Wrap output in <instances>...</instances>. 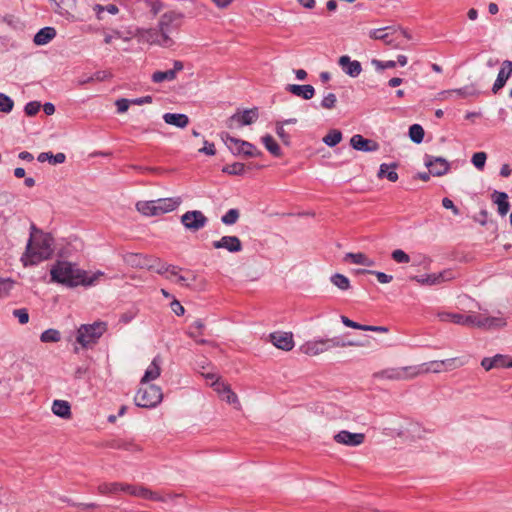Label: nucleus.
Returning <instances> with one entry per match:
<instances>
[{
	"instance_id": "obj_1",
	"label": "nucleus",
	"mask_w": 512,
	"mask_h": 512,
	"mask_svg": "<svg viewBox=\"0 0 512 512\" xmlns=\"http://www.w3.org/2000/svg\"><path fill=\"white\" fill-rule=\"evenodd\" d=\"M53 244L54 239L50 234L32 225L25 252L20 259L23 266H34L50 259L54 252Z\"/></svg>"
},
{
	"instance_id": "obj_2",
	"label": "nucleus",
	"mask_w": 512,
	"mask_h": 512,
	"mask_svg": "<svg viewBox=\"0 0 512 512\" xmlns=\"http://www.w3.org/2000/svg\"><path fill=\"white\" fill-rule=\"evenodd\" d=\"M50 275L53 282L74 287L78 285H92L99 277L103 276V273L97 272L92 276H88L85 271L76 268L72 263L58 261L52 266Z\"/></svg>"
},
{
	"instance_id": "obj_3",
	"label": "nucleus",
	"mask_w": 512,
	"mask_h": 512,
	"mask_svg": "<svg viewBox=\"0 0 512 512\" xmlns=\"http://www.w3.org/2000/svg\"><path fill=\"white\" fill-rule=\"evenodd\" d=\"M181 26V15L174 12L168 11L161 15L158 22V29L160 35L163 38V44L165 48H170L175 43V36L178 34Z\"/></svg>"
},
{
	"instance_id": "obj_4",
	"label": "nucleus",
	"mask_w": 512,
	"mask_h": 512,
	"mask_svg": "<svg viewBox=\"0 0 512 512\" xmlns=\"http://www.w3.org/2000/svg\"><path fill=\"white\" fill-rule=\"evenodd\" d=\"M106 330L107 324L103 321H96L92 324H82L77 330L76 341L82 348H89L98 342Z\"/></svg>"
},
{
	"instance_id": "obj_5",
	"label": "nucleus",
	"mask_w": 512,
	"mask_h": 512,
	"mask_svg": "<svg viewBox=\"0 0 512 512\" xmlns=\"http://www.w3.org/2000/svg\"><path fill=\"white\" fill-rule=\"evenodd\" d=\"M464 361L458 358H449L444 360H434L420 365L412 366L411 375L415 377L426 373H440L442 371L452 370L463 366Z\"/></svg>"
},
{
	"instance_id": "obj_6",
	"label": "nucleus",
	"mask_w": 512,
	"mask_h": 512,
	"mask_svg": "<svg viewBox=\"0 0 512 512\" xmlns=\"http://www.w3.org/2000/svg\"><path fill=\"white\" fill-rule=\"evenodd\" d=\"M163 399L162 389L154 384H145L136 392L135 404L143 408H153L161 403Z\"/></svg>"
},
{
	"instance_id": "obj_7",
	"label": "nucleus",
	"mask_w": 512,
	"mask_h": 512,
	"mask_svg": "<svg viewBox=\"0 0 512 512\" xmlns=\"http://www.w3.org/2000/svg\"><path fill=\"white\" fill-rule=\"evenodd\" d=\"M221 138L233 154L244 155L247 157H256L262 154L261 151H259L250 142L232 137L228 133H222Z\"/></svg>"
},
{
	"instance_id": "obj_8",
	"label": "nucleus",
	"mask_w": 512,
	"mask_h": 512,
	"mask_svg": "<svg viewBox=\"0 0 512 512\" xmlns=\"http://www.w3.org/2000/svg\"><path fill=\"white\" fill-rule=\"evenodd\" d=\"M398 36H407L403 30H395L389 27L374 29L369 32V37L375 40H382L386 45L399 48Z\"/></svg>"
},
{
	"instance_id": "obj_9",
	"label": "nucleus",
	"mask_w": 512,
	"mask_h": 512,
	"mask_svg": "<svg viewBox=\"0 0 512 512\" xmlns=\"http://www.w3.org/2000/svg\"><path fill=\"white\" fill-rule=\"evenodd\" d=\"M259 117L258 109L252 108L242 112H236L227 119L226 125L230 129L239 128L244 125H251Z\"/></svg>"
},
{
	"instance_id": "obj_10",
	"label": "nucleus",
	"mask_w": 512,
	"mask_h": 512,
	"mask_svg": "<svg viewBox=\"0 0 512 512\" xmlns=\"http://www.w3.org/2000/svg\"><path fill=\"white\" fill-rule=\"evenodd\" d=\"M208 222L207 217L202 211H187L181 216V223L190 231L196 232L204 228Z\"/></svg>"
},
{
	"instance_id": "obj_11",
	"label": "nucleus",
	"mask_w": 512,
	"mask_h": 512,
	"mask_svg": "<svg viewBox=\"0 0 512 512\" xmlns=\"http://www.w3.org/2000/svg\"><path fill=\"white\" fill-rule=\"evenodd\" d=\"M206 378L213 380L212 387L214 390L229 404H237L239 405V400L230 387L229 384L220 381L219 378H216L214 374H207Z\"/></svg>"
},
{
	"instance_id": "obj_12",
	"label": "nucleus",
	"mask_w": 512,
	"mask_h": 512,
	"mask_svg": "<svg viewBox=\"0 0 512 512\" xmlns=\"http://www.w3.org/2000/svg\"><path fill=\"white\" fill-rule=\"evenodd\" d=\"M412 366H406L401 368H388L379 372L374 373L373 377L376 379H387V380H408L413 379L411 375Z\"/></svg>"
},
{
	"instance_id": "obj_13",
	"label": "nucleus",
	"mask_w": 512,
	"mask_h": 512,
	"mask_svg": "<svg viewBox=\"0 0 512 512\" xmlns=\"http://www.w3.org/2000/svg\"><path fill=\"white\" fill-rule=\"evenodd\" d=\"M334 441L338 444L357 447L364 443L365 434L363 433H352L347 430H342L334 435Z\"/></svg>"
},
{
	"instance_id": "obj_14",
	"label": "nucleus",
	"mask_w": 512,
	"mask_h": 512,
	"mask_svg": "<svg viewBox=\"0 0 512 512\" xmlns=\"http://www.w3.org/2000/svg\"><path fill=\"white\" fill-rule=\"evenodd\" d=\"M270 342L278 349L290 351L295 343L291 332L276 331L269 335Z\"/></svg>"
},
{
	"instance_id": "obj_15",
	"label": "nucleus",
	"mask_w": 512,
	"mask_h": 512,
	"mask_svg": "<svg viewBox=\"0 0 512 512\" xmlns=\"http://www.w3.org/2000/svg\"><path fill=\"white\" fill-rule=\"evenodd\" d=\"M425 165L429 168V172L434 176H443L450 168L446 159L428 155L425 157Z\"/></svg>"
},
{
	"instance_id": "obj_16",
	"label": "nucleus",
	"mask_w": 512,
	"mask_h": 512,
	"mask_svg": "<svg viewBox=\"0 0 512 512\" xmlns=\"http://www.w3.org/2000/svg\"><path fill=\"white\" fill-rule=\"evenodd\" d=\"M212 245L215 249H226L231 253L242 250L241 240L237 236H223L219 240L213 241Z\"/></svg>"
},
{
	"instance_id": "obj_17",
	"label": "nucleus",
	"mask_w": 512,
	"mask_h": 512,
	"mask_svg": "<svg viewBox=\"0 0 512 512\" xmlns=\"http://www.w3.org/2000/svg\"><path fill=\"white\" fill-rule=\"evenodd\" d=\"M163 363V359L160 355H157L152 360L151 364L147 367L140 384L145 385L150 381L156 380L161 374V366Z\"/></svg>"
},
{
	"instance_id": "obj_18",
	"label": "nucleus",
	"mask_w": 512,
	"mask_h": 512,
	"mask_svg": "<svg viewBox=\"0 0 512 512\" xmlns=\"http://www.w3.org/2000/svg\"><path fill=\"white\" fill-rule=\"evenodd\" d=\"M512 75V61L505 60L503 61L499 73L497 75V79L492 87V92L496 94L500 89H502L507 80Z\"/></svg>"
},
{
	"instance_id": "obj_19",
	"label": "nucleus",
	"mask_w": 512,
	"mask_h": 512,
	"mask_svg": "<svg viewBox=\"0 0 512 512\" xmlns=\"http://www.w3.org/2000/svg\"><path fill=\"white\" fill-rule=\"evenodd\" d=\"M139 41L150 45H158L164 47L163 38L158 28L138 30Z\"/></svg>"
},
{
	"instance_id": "obj_20",
	"label": "nucleus",
	"mask_w": 512,
	"mask_h": 512,
	"mask_svg": "<svg viewBox=\"0 0 512 512\" xmlns=\"http://www.w3.org/2000/svg\"><path fill=\"white\" fill-rule=\"evenodd\" d=\"M338 64L342 70L351 77H357L362 71L360 62L357 60H351V58L347 55L341 56L339 58Z\"/></svg>"
},
{
	"instance_id": "obj_21",
	"label": "nucleus",
	"mask_w": 512,
	"mask_h": 512,
	"mask_svg": "<svg viewBox=\"0 0 512 512\" xmlns=\"http://www.w3.org/2000/svg\"><path fill=\"white\" fill-rule=\"evenodd\" d=\"M350 144L355 150L365 151V152L376 151L379 148V145L377 142H375L373 140L366 139L359 134L352 136V138L350 140Z\"/></svg>"
},
{
	"instance_id": "obj_22",
	"label": "nucleus",
	"mask_w": 512,
	"mask_h": 512,
	"mask_svg": "<svg viewBox=\"0 0 512 512\" xmlns=\"http://www.w3.org/2000/svg\"><path fill=\"white\" fill-rule=\"evenodd\" d=\"M56 12L67 20H75L74 11L76 9V0H54Z\"/></svg>"
},
{
	"instance_id": "obj_23",
	"label": "nucleus",
	"mask_w": 512,
	"mask_h": 512,
	"mask_svg": "<svg viewBox=\"0 0 512 512\" xmlns=\"http://www.w3.org/2000/svg\"><path fill=\"white\" fill-rule=\"evenodd\" d=\"M286 90L292 93L295 96L301 97L305 100H310L314 97L315 89L312 85H297V84H289L286 87Z\"/></svg>"
},
{
	"instance_id": "obj_24",
	"label": "nucleus",
	"mask_w": 512,
	"mask_h": 512,
	"mask_svg": "<svg viewBox=\"0 0 512 512\" xmlns=\"http://www.w3.org/2000/svg\"><path fill=\"white\" fill-rule=\"evenodd\" d=\"M159 215L174 211L180 204L181 198H160L156 200Z\"/></svg>"
},
{
	"instance_id": "obj_25",
	"label": "nucleus",
	"mask_w": 512,
	"mask_h": 512,
	"mask_svg": "<svg viewBox=\"0 0 512 512\" xmlns=\"http://www.w3.org/2000/svg\"><path fill=\"white\" fill-rule=\"evenodd\" d=\"M330 349L328 342L325 340L308 342L302 346V350L309 356H316Z\"/></svg>"
},
{
	"instance_id": "obj_26",
	"label": "nucleus",
	"mask_w": 512,
	"mask_h": 512,
	"mask_svg": "<svg viewBox=\"0 0 512 512\" xmlns=\"http://www.w3.org/2000/svg\"><path fill=\"white\" fill-rule=\"evenodd\" d=\"M342 323L353 329L363 330V331H373V332H379V333H387L389 330L385 326H373V325H362L357 322L352 321L346 316H341Z\"/></svg>"
},
{
	"instance_id": "obj_27",
	"label": "nucleus",
	"mask_w": 512,
	"mask_h": 512,
	"mask_svg": "<svg viewBox=\"0 0 512 512\" xmlns=\"http://www.w3.org/2000/svg\"><path fill=\"white\" fill-rule=\"evenodd\" d=\"M150 256L140 253H127L124 255V262L135 268H147Z\"/></svg>"
},
{
	"instance_id": "obj_28",
	"label": "nucleus",
	"mask_w": 512,
	"mask_h": 512,
	"mask_svg": "<svg viewBox=\"0 0 512 512\" xmlns=\"http://www.w3.org/2000/svg\"><path fill=\"white\" fill-rule=\"evenodd\" d=\"M163 120L166 124L177 128H185L189 124L188 116L181 113H165Z\"/></svg>"
},
{
	"instance_id": "obj_29",
	"label": "nucleus",
	"mask_w": 512,
	"mask_h": 512,
	"mask_svg": "<svg viewBox=\"0 0 512 512\" xmlns=\"http://www.w3.org/2000/svg\"><path fill=\"white\" fill-rule=\"evenodd\" d=\"M56 36V30L53 27H44L40 29L34 36V43L42 46L48 44Z\"/></svg>"
},
{
	"instance_id": "obj_30",
	"label": "nucleus",
	"mask_w": 512,
	"mask_h": 512,
	"mask_svg": "<svg viewBox=\"0 0 512 512\" xmlns=\"http://www.w3.org/2000/svg\"><path fill=\"white\" fill-rule=\"evenodd\" d=\"M492 199L498 207V213L501 216H505L510 209L508 195L505 192L494 191L492 194Z\"/></svg>"
},
{
	"instance_id": "obj_31",
	"label": "nucleus",
	"mask_w": 512,
	"mask_h": 512,
	"mask_svg": "<svg viewBox=\"0 0 512 512\" xmlns=\"http://www.w3.org/2000/svg\"><path fill=\"white\" fill-rule=\"evenodd\" d=\"M156 200L139 201L136 203V210L144 216H159Z\"/></svg>"
},
{
	"instance_id": "obj_32",
	"label": "nucleus",
	"mask_w": 512,
	"mask_h": 512,
	"mask_svg": "<svg viewBox=\"0 0 512 512\" xmlns=\"http://www.w3.org/2000/svg\"><path fill=\"white\" fill-rule=\"evenodd\" d=\"M121 488V482H103L98 485L97 491L100 495L113 496L118 495L121 492Z\"/></svg>"
},
{
	"instance_id": "obj_33",
	"label": "nucleus",
	"mask_w": 512,
	"mask_h": 512,
	"mask_svg": "<svg viewBox=\"0 0 512 512\" xmlns=\"http://www.w3.org/2000/svg\"><path fill=\"white\" fill-rule=\"evenodd\" d=\"M345 261H349L353 264L357 265H363V266H374L375 262L370 259L366 254L364 253H347L344 257Z\"/></svg>"
},
{
	"instance_id": "obj_34",
	"label": "nucleus",
	"mask_w": 512,
	"mask_h": 512,
	"mask_svg": "<svg viewBox=\"0 0 512 512\" xmlns=\"http://www.w3.org/2000/svg\"><path fill=\"white\" fill-rule=\"evenodd\" d=\"M52 411L55 415L67 419L71 416V407L67 401L55 400L52 405Z\"/></svg>"
},
{
	"instance_id": "obj_35",
	"label": "nucleus",
	"mask_w": 512,
	"mask_h": 512,
	"mask_svg": "<svg viewBox=\"0 0 512 512\" xmlns=\"http://www.w3.org/2000/svg\"><path fill=\"white\" fill-rule=\"evenodd\" d=\"M377 176L379 178L386 177L389 181L396 182L398 180L396 165L381 164Z\"/></svg>"
},
{
	"instance_id": "obj_36",
	"label": "nucleus",
	"mask_w": 512,
	"mask_h": 512,
	"mask_svg": "<svg viewBox=\"0 0 512 512\" xmlns=\"http://www.w3.org/2000/svg\"><path fill=\"white\" fill-rule=\"evenodd\" d=\"M133 496L140 497L143 499H150L153 501H164V499L157 493L149 490L144 486H136L133 491Z\"/></svg>"
},
{
	"instance_id": "obj_37",
	"label": "nucleus",
	"mask_w": 512,
	"mask_h": 512,
	"mask_svg": "<svg viewBox=\"0 0 512 512\" xmlns=\"http://www.w3.org/2000/svg\"><path fill=\"white\" fill-rule=\"evenodd\" d=\"M168 267L169 265L162 262L160 259L150 256L146 269L153 270L158 274L164 275L168 271Z\"/></svg>"
},
{
	"instance_id": "obj_38",
	"label": "nucleus",
	"mask_w": 512,
	"mask_h": 512,
	"mask_svg": "<svg viewBox=\"0 0 512 512\" xmlns=\"http://www.w3.org/2000/svg\"><path fill=\"white\" fill-rule=\"evenodd\" d=\"M262 143L264 144L265 148L276 157L281 156V149L277 142L274 140V138L271 135H265L262 137Z\"/></svg>"
},
{
	"instance_id": "obj_39",
	"label": "nucleus",
	"mask_w": 512,
	"mask_h": 512,
	"mask_svg": "<svg viewBox=\"0 0 512 512\" xmlns=\"http://www.w3.org/2000/svg\"><path fill=\"white\" fill-rule=\"evenodd\" d=\"M438 317L443 322H452L459 325H465V314L460 313H439Z\"/></svg>"
},
{
	"instance_id": "obj_40",
	"label": "nucleus",
	"mask_w": 512,
	"mask_h": 512,
	"mask_svg": "<svg viewBox=\"0 0 512 512\" xmlns=\"http://www.w3.org/2000/svg\"><path fill=\"white\" fill-rule=\"evenodd\" d=\"M93 11L96 13L98 19H103V13L106 11L109 14L116 15L119 12V8L115 4L100 5L96 4L93 6Z\"/></svg>"
},
{
	"instance_id": "obj_41",
	"label": "nucleus",
	"mask_w": 512,
	"mask_h": 512,
	"mask_svg": "<svg viewBox=\"0 0 512 512\" xmlns=\"http://www.w3.org/2000/svg\"><path fill=\"white\" fill-rule=\"evenodd\" d=\"M330 281L333 285L338 287L340 290H348L350 288V280L343 274L336 273L331 276Z\"/></svg>"
},
{
	"instance_id": "obj_42",
	"label": "nucleus",
	"mask_w": 512,
	"mask_h": 512,
	"mask_svg": "<svg viewBox=\"0 0 512 512\" xmlns=\"http://www.w3.org/2000/svg\"><path fill=\"white\" fill-rule=\"evenodd\" d=\"M432 275L435 280V285L451 281L456 278V272L451 269H447L439 273H433Z\"/></svg>"
},
{
	"instance_id": "obj_43",
	"label": "nucleus",
	"mask_w": 512,
	"mask_h": 512,
	"mask_svg": "<svg viewBox=\"0 0 512 512\" xmlns=\"http://www.w3.org/2000/svg\"><path fill=\"white\" fill-rule=\"evenodd\" d=\"M424 134H425L424 129L419 124H413L409 128V137L413 142H415L417 144H419L423 141Z\"/></svg>"
},
{
	"instance_id": "obj_44",
	"label": "nucleus",
	"mask_w": 512,
	"mask_h": 512,
	"mask_svg": "<svg viewBox=\"0 0 512 512\" xmlns=\"http://www.w3.org/2000/svg\"><path fill=\"white\" fill-rule=\"evenodd\" d=\"M174 71H156L152 74V81L154 83H161L163 81H173L175 80Z\"/></svg>"
},
{
	"instance_id": "obj_45",
	"label": "nucleus",
	"mask_w": 512,
	"mask_h": 512,
	"mask_svg": "<svg viewBox=\"0 0 512 512\" xmlns=\"http://www.w3.org/2000/svg\"><path fill=\"white\" fill-rule=\"evenodd\" d=\"M40 339L44 343L58 342L61 339V335L56 329H47L41 334Z\"/></svg>"
},
{
	"instance_id": "obj_46",
	"label": "nucleus",
	"mask_w": 512,
	"mask_h": 512,
	"mask_svg": "<svg viewBox=\"0 0 512 512\" xmlns=\"http://www.w3.org/2000/svg\"><path fill=\"white\" fill-rule=\"evenodd\" d=\"M204 323L202 320L200 319H197L195 320L190 326H189V329L187 331V334L189 337L191 338H197L199 337L200 335H202V331L204 329Z\"/></svg>"
},
{
	"instance_id": "obj_47",
	"label": "nucleus",
	"mask_w": 512,
	"mask_h": 512,
	"mask_svg": "<svg viewBox=\"0 0 512 512\" xmlns=\"http://www.w3.org/2000/svg\"><path fill=\"white\" fill-rule=\"evenodd\" d=\"M357 273H368V274L375 275L377 280H378V282L381 283V284H387V283H390L393 280V276L392 275H388V274H386L384 272H379V271L361 269V270H358Z\"/></svg>"
},
{
	"instance_id": "obj_48",
	"label": "nucleus",
	"mask_w": 512,
	"mask_h": 512,
	"mask_svg": "<svg viewBox=\"0 0 512 512\" xmlns=\"http://www.w3.org/2000/svg\"><path fill=\"white\" fill-rule=\"evenodd\" d=\"M342 140V134L340 131L338 130H332L330 131L324 138H323V142L330 146V147H333L335 145H337L340 141Z\"/></svg>"
},
{
	"instance_id": "obj_49",
	"label": "nucleus",
	"mask_w": 512,
	"mask_h": 512,
	"mask_svg": "<svg viewBox=\"0 0 512 512\" xmlns=\"http://www.w3.org/2000/svg\"><path fill=\"white\" fill-rule=\"evenodd\" d=\"M486 321V327L485 329H498L506 326V320L503 317H490L488 316Z\"/></svg>"
},
{
	"instance_id": "obj_50",
	"label": "nucleus",
	"mask_w": 512,
	"mask_h": 512,
	"mask_svg": "<svg viewBox=\"0 0 512 512\" xmlns=\"http://www.w3.org/2000/svg\"><path fill=\"white\" fill-rule=\"evenodd\" d=\"M239 217H240L239 210L230 209L221 217V221L225 225H233L238 221Z\"/></svg>"
},
{
	"instance_id": "obj_51",
	"label": "nucleus",
	"mask_w": 512,
	"mask_h": 512,
	"mask_svg": "<svg viewBox=\"0 0 512 512\" xmlns=\"http://www.w3.org/2000/svg\"><path fill=\"white\" fill-rule=\"evenodd\" d=\"M223 172L229 175H242L245 172V165L243 163H233L231 165H226L223 168Z\"/></svg>"
},
{
	"instance_id": "obj_52",
	"label": "nucleus",
	"mask_w": 512,
	"mask_h": 512,
	"mask_svg": "<svg viewBox=\"0 0 512 512\" xmlns=\"http://www.w3.org/2000/svg\"><path fill=\"white\" fill-rule=\"evenodd\" d=\"M487 154L485 152H476L473 154L471 162L480 171L485 167Z\"/></svg>"
},
{
	"instance_id": "obj_53",
	"label": "nucleus",
	"mask_w": 512,
	"mask_h": 512,
	"mask_svg": "<svg viewBox=\"0 0 512 512\" xmlns=\"http://www.w3.org/2000/svg\"><path fill=\"white\" fill-rule=\"evenodd\" d=\"M495 368H512V360L508 356L497 354L493 356Z\"/></svg>"
},
{
	"instance_id": "obj_54",
	"label": "nucleus",
	"mask_w": 512,
	"mask_h": 512,
	"mask_svg": "<svg viewBox=\"0 0 512 512\" xmlns=\"http://www.w3.org/2000/svg\"><path fill=\"white\" fill-rule=\"evenodd\" d=\"M14 107V101L7 95L0 93V112L9 113Z\"/></svg>"
},
{
	"instance_id": "obj_55",
	"label": "nucleus",
	"mask_w": 512,
	"mask_h": 512,
	"mask_svg": "<svg viewBox=\"0 0 512 512\" xmlns=\"http://www.w3.org/2000/svg\"><path fill=\"white\" fill-rule=\"evenodd\" d=\"M326 342H328V345L330 348L334 347H346V346H359L360 344L354 341H344L340 338H331V339H325Z\"/></svg>"
},
{
	"instance_id": "obj_56",
	"label": "nucleus",
	"mask_w": 512,
	"mask_h": 512,
	"mask_svg": "<svg viewBox=\"0 0 512 512\" xmlns=\"http://www.w3.org/2000/svg\"><path fill=\"white\" fill-rule=\"evenodd\" d=\"M14 287V281L10 279H0V298L7 297Z\"/></svg>"
},
{
	"instance_id": "obj_57",
	"label": "nucleus",
	"mask_w": 512,
	"mask_h": 512,
	"mask_svg": "<svg viewBox=\"0 0 512 512\" xmlns=\"http://www.w3.org/2000/svg\"><path fill=\"white\" fill-rule=\"evenodd\" d=\"M391 256H392V259L397 263H409L410 262L409 255L401 249L394 250L392 252Z\"/></svg>"
},
{
	"instance_id": "obj_58",
	"label": "nucleus",
	"mask_w": 512,
	"mask_h": 512,
	"mask_svg": "<svg viewBox=\"0 0 512 512\" xmlns=\"http://www.w3.org/2000/svg\"><path fill=\"white\" fill-rule=\"evenodd\" d=\"M336 102V95L334 93H329L321 101V107L324 109H333L336 105Z\"/></svg>"
},
{
	"instance_id": "obj_59",
	"label": "nucleus",
	"mask_w": 512,
	"mask_h": 512,
	"mask_svg": "<svg viewBox=\"0 0 512 512\" xmlns=\"http://www.w3.org/2000/svg\"><path fill=\"white\" fill-rule=\"evenodd\" d=\"M372 65H373L377 70H384V69L394 68V67L396 66V62H395V61H392V60H389V61H380V60H377V59H373V60H372Z\"/></svg>"
},
{
	"instance_id": "obj_60",
	"label": "nucleus",
	"mask_w": 512,
	"mask_h": 512,
	"mask_svg": "<svg viewBox=\"0 0 512 512\" xmlns=\"http://www.w3.org/2000/svg\"><path fill=\"white\" fill-rule=\"evenodd\" d=\"M411 280L416 281L417 283H419L421 285H428V286L435 285V280H434L432 274H428L425 276H413V277H411Z\"/></svg>"
},
{
	"instance_id": "obj_61",
	"label": "nucleus",
	"mask_w": 512,
	"mask_h": 512,
	"mask_svg": "<svg viewBox=\"0 0 512 512\" xmlns=\"http://www.w3.org/2000/svg\"><path fill=\"white\" fill-rule=\"evenodd\" d=\"M276 133L279 136V138L282 140V142L286 145L289 144L290 136L289 134L284 130V123L277 122L276 123Z\"/></svg>"
},
{
	"instance_id": "obj_62",
	"label": "nucleus",
	"mask_w": 512,
	"mask_h": 512,
	"mask_svg": "<svg viewBox=\"0 0 512 512\" xmlns=\"http://www.w3.org/2000/svg\"><path fill=\"white\" fill-rule=\"evenodd\" d=\"M40 107H41V105H40L39 102L31 101V102L26 104V106H25V113L28 116H34V115H36L39 112Z\"/></svg>"
},
{
	"instance_id": "obj_63",
	"label": "nucleus",
	"mask_w": 512,
	"mask_h": 512,
	"mask_svg": "<svg viewBox=\"0 0 512 512\" xmlns=\"http://www.w3.org/2000/svg\"><path fill=\"white\" fill-rule=\"evenodd\" d=\"M13 314L21 324H26L29 321V314L26 309H16Z\"/></svg>"
},
{
	"instance_id": "obj_64",
	"label": "nucleus",
	"mask_w": 512,
	"mask_h": 512,
	"mask_svg": "<svg viewBox=\"0 0 512 512\" xmlns=\"http://www.w3.org/2000/svg\"><path fill=\"white\" fill-rule=\"evenodd\" d=\"M480 314H465V326L478 327Z\"/></svg>"
}]
</instances>
